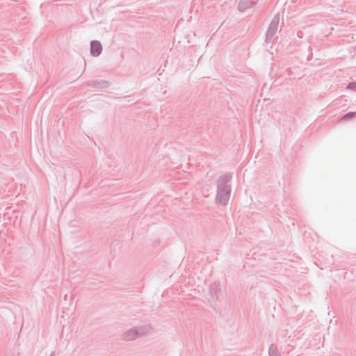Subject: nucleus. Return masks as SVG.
I'll list each match as a JSON object with an SVG mask.
<instances>
[{
  "label": "nucleus",
  "instance_id": "39448f33",
  "mask_svg": "<svg viewBox=\"0 0 356 356\" xmlns=\"http://www.w3.org/2000/svg\"><path fill=\"white\" fill-rule=\"evenodd\" d=\"M356 87V83H350L348 86V88H354Z\"/></svg>",
  "mask_w": 356,
  "mask_h": 356
},
{
  "label": "nucleus",
  "instance_id": "7ed1b4c3",
  "mask_svg": "<svg viewBox=\"0 0 356 356\" xmlns=\"http://www.w3.org/2000/svg\"><path fill=\"white\" fill-rule=\"evenodd\" d=\"M227 197H228V193L226 192L224 195H223V200H220V201L221 202H225L227 200Z\"/></svg>",
  "mask_w": 356,
  "mask_h": 356
},
{
  "label": "nucleus",
  "instance_id": "20e7f679",
  "mask_svg": "<svg viewBox=\"0 0 356 356\" xmlns=\"http://www.w3.org/2000/svg\"><path fill=\"white\" fill-rule=\"evenodd\" d=\"M244 3H245V0L241 1V3H240V8L242 9V10H244V9L246 8V6H244Z\"/></svg>",
  "mask_w": 356,
  "mask_h": 356
},
{
  "label": "nucleus",
  "instance_id": "f03ea898",
  "mask_svg": "<svg viewBox=\"0 0 356 356\" xmlns=\"http://www.w3.org/2000/svg\"><path fill=\"white\" fill-rule=\"evenodd\" d=\"M354 115H356V113H348L346 114V115H344L343 118H342V120H348L349 118H352L353 116Z\"/></svg>",
  "mask_w": 356,
  "mask_h": 356
},
{
  "label": "nucleus",
  "instance_id": "f257e3e1",
  "mask_svg": "<svg viewBox=\"0 0 356 356\" xmlns=\"http://www.w3.org/2000/svg\"><path fill=\"white\" fill-rule=\"evenodd\" d=\"M90 46V52L92 56H97L101 54L102 47L99 42L92 41Z\"/></svg>",
  "mask_w": 356,
  "mask_h": 356
}]
</instances>
